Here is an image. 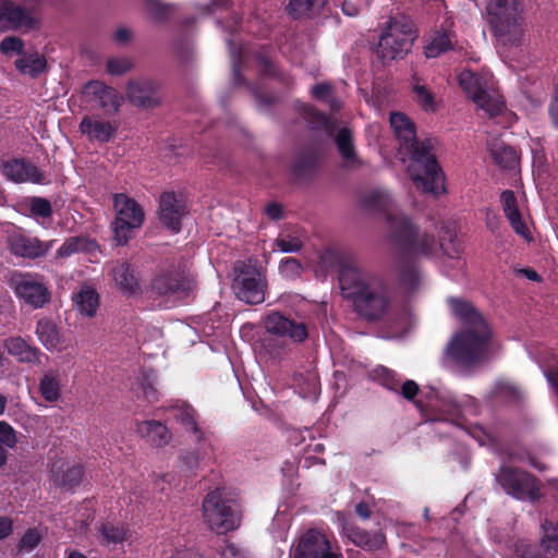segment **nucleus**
<instances>
[{
  "label": "nucleus",
  "instance_id": "nucleus-16",
  "mask_svg": "<svg viewBox=\"0 0 558 558\" xmlns=\"http://www.w3.org/2000/svg\"><path fill=\"white\" fill-rule=\"evenodd\" d=\"M159 85L147 78H140L131 81L128 84L126 96L128 99L135 106L142 108H153L159 104L157 96Z\"/></svg>",
  "mask_w": 558,
  "mask_h": 558
},
{
  "label": "nucleus",
  "instance_id": "nucleus-60",
  "mask_svg": "<svg viewBox=\"0 0 558 558\" xmlns=\"http://www.w3.org/2000/svg\"><path fill=\"white\" fill-rule=\"evenodd\" d=\"M325 451V445L322 442L308 444L305 447V461L313 460L312 463L325 464V460L322 458H315L313 453H323Z\"/></svg>",
  "mask_w": 558,
  "mask_h": 558
},
{
  "label": "nucleus",
  "instance_id": "nucleus-4",
  "mask_svg": "<svg viewBox=\"0 0 558 558\" xmlns=\"http://www.w3.org/2000/svg\"><path fill=\"white\" fill-rule=\"evenodd\" d=\"M202 517L209 531L221 535L238 530L243 512L236 495L226 488L216 487L202 501Z\"/></svg>",
  "mask_w": 558,
  "mask_h": 558
},
{
  "label": "nucleus",
  "instance_id": "nucleus-8",
  "mask_svg": "<svg viewBox=\"0 0 558 558\" xmlns=\"http://www.w3.org/2000/svg\"><path fill=\"white\" fill-rule=\"evenodd\" d=\"M304 117L313 126L324 128L333 137L344 168L357 169L362 166L350 129L344 126L337 131L336 123L331 119L310 106L304 108Z\"/></svg>",
  "mask_w": 558,
  "mask_h": 558
},
{
  "label": "nucleus",
  "instance_id": "nucleus-47",
  "mask_svg": "<svg viewBox=\"0 0 558 558\" xmlns=\"http://www.w3.org/2000/svg\"><path fill=\"white\" fill-rule=\"evenodd\" d=\"M413 90L415 93L416 102L425 111H434L436 109L435 96L428 88H426V86L415 84L413 86Z\"/></svg>",
  "mask_w": 558,
  "mask_h": 558
},
{
  "label": "nucleus",
  "instance_id": "nucleus-3",
  "mask_svg": "<svg viewBox=\"0 0 558 558\" xmlns=\"http://www.w3.org/2000/svg\"><path fill=\"white\" fill-rule=\"evenodd\" d=\"M341 294L364 320H381L388 313L391 295L384 281H339Z\"/></svg>",
  "mask_w": 558,
  "mask_h": 558
},
{
  "label": "nucleus",
  "instance_id": "nucleus-58",
  "mask_svg": "<svg viewBox=\"0 0 558 558\" xmlns=\"http://www.w3.org/2000/svg\"><path fill=\"white\" fill-rule=\"evenodd\" d=\"M143 397L149 402L155 403L159 399L158 390L154 387L153 383L147 376H143L141 383Z\"/></svg>",
  "mask_w": 558,
  "mask_h": 558
},
{
  "label": "nucleus",
  "instance_id": "nucleus-18",
  "mask_svg": "<svg viewBox=\"0 0 558 558\" xmlns=\"http://www.w3.org/2000/svg\"><path fill=\"white\" fill-rule=\"evenodd\" d=\"M84 93L106 112H117L123 99L114 88L98 81L87 83Z\"/></svg>",
  "mask_w": 558,
  "mask_h": 558
},
{
  "label": "nucleus",
  "instance_id": "nucleus-63",
  "mask_svg": "<svg viewBox=\"0 0 558 558\" xmlns=\"http://www.w3.org/2000/svg\"><path fill=\"white\" fill-rule=\"evenodd\" d=\"M312 95L318 100L326 101L332 95V86L328 83H319L313 86Z\"/></svg>",
  "mask_w": 558,
  "mask_h": 558
},
{
  "label": "nucleus",
  "instance_id": "nucleus-56",
  "mask_svg": "<svg viewBox=\"0 0 558 558\" xmlns=\"http://www.w3.org/2000/svg\"><path fill=\"white\" fill-rule=\"evenodd\" d=\"M180 459L186 472L195 473L199 469L201 458L197 451H186Z\"/></svg>",
  "mask_w": 558,
  "mask_h": 558
},
{
  "label": "nucleus",
  "instance_id": "nucleus-40",
  "mask_svg": "<svg viewBox=\"0 0 558 558\" xmlns=\"http://www.w3.org/2000/svg\"><path fill=\"white\" fill-rule=\"evenodd\" d=\"M489 118L497 117L504 110V100L499 95L489 90V87L473 100Z\"/></svg>",
  "mask_w": 558,
  "mask_h": 558
},
{
  "label": "nucleus",
  "instance_id": "nucleus-39",
  "mask_svg": "<svg viewBox=\"0 0 558 558\" xmlns=\"http://www.w3.org/2000/svg\"><path fill=\"white\" fill-rule=\"evenodd\" d=\"M234 279H259L265 277L263 265L255 258L238 260L233 266Z\"/></svg>",
  "mask_w": 558,
  "mask_h": 558
},
{
  "label": "nucleus",
  "instance_id": "nucleus-41",
  "mask_svg": "<svg viewBox=\"0 0 558 558\" xmlns=\"http://www.w3.org/2000/svg\"><path fill=\"white\" fill-rule=\"evenodd\" d=\"M100 534L107 545H118L128 539L129 529L123 524L107 522L101 524Z\"/></svg>",
  "mask_w": 558,
  "mask_h": 558
},
{
  "label": "nucleus",
  "instance_id": "nucleus-59",
  "mask_svg": "<svg viewBox=\"0 0 558 558\" xmlns=\"http://www.w3.org/2000/svg\"><path fill=\"white\" fill-rule=\"evenodd\" d=\"M112 38L116 44L120 46H125L130 44L133 39L132 31L126 26H119L112 35Z\"/></svg>",
  "mask_w": 558,
  "mask_h": 558
},
{
  "label": "nucleus",
  "instance_id": "nucleus-48",
  "mask_svg": "<svg viewBox=\"0 0 558 558\" xmlns=\"http://www.w3.org/2000/svg\"><path fill=\"white\" fill-rule=\"evenodd\" d=\"M181 281H150L151 287L147 290L149 298L174 294L180 289Z\"/></svg>",
  "mask_w": 558,
  "mask_h": 558
},
{
  "label": "nucleus",
  "instance_id": "nucleus-2",
  "mask_svg": "<svg viewBox=\"0 0 558 558\" xmlns=\"http://www.w3.org/2000/svg\"><path fill=\"white\" fill-rule=\"evenodd\" d=\"M387 220L389 222L387 240L393 248L407 253L432 255L439 246L448 258H460L463 248L458 239L454 223L441 222L437 243L432 234L426 231L421 232L402 213H388Z\"/></svg>",
  "mask_w": 558,
  "mask_h": 558
},
{
  "label": "nucleus",
  "instance_id": "nucleus-52",
  "mask_svg": "<svg viewBox=\"0 0 558 558\" xmlns=\"http://www.w3.org/2000/svg\"><path fill=\"white\" fill-rule=\"evenodd\" d=\"M41 541V535L37 529H28L19 542L20 550L32 551Z\"/></svg>",
  "mask_w": 558,
  "mask_h": 558
},
{
  "label": "nucleus",
  "instance_id": "nucleus-14",
  "mask_svg": "<svg viewBox=\"0 0 558 558\" xmlns=\"http://www.w3.org/2000/svg\"><path fill=\"white\" fill-rule=\"evenodd\" d=\"M266 331L278 336L288 337L294 342H303L308 337L307 327L302 322H296L279 312H271L265 319Z\"/></svg>",
  "mask_w": 558,
  "mask_h": 558
},
{
  "label": "nucleus",
  "instance_id": "nucleus-61",
  "mask_svg": "<svg viewBox=\"0 0 558 558\" xmlns=\"http://www.w3.org/2000/svg\"><path fill=\"white\" fill-rule=\"evenodd\" d=\"M418 391V385L412 379H407L403 381L400 389L402 397L409 401H414V398L417 396Z\"/></svg>",
  "mask_w": 558,
  "mask_h": 558
},
{
  "label": "nucleus",
  "instance_id": "nucleus-30",
  "mask_svg": "<svg viewBox=\"0 0 558 558\" xmlns=\"http://www.w3.org/2000/svg\"><path fill=\"white\" fill-rule=\"evenodd\" d=\"M15 68L23 75L37 77L47 71V60L37 51L27 52L15 60Z\"/></svg>",
  "mask_w": 558,
  "mask_h": 558
},
{
  "label": "nucleus",
  "instance_id": "nucleus-9",
  "mask_svg": "<svg viewBox=\"0 0 558 558\" xmlns=\"http://www.w3.org/2000/svg\"><path fill=\"white\" fill-rule=\"evenodd\" d=\"M113 206L117 213L112 222L113 239L118 245H125L133 230L142 226L144 211L134 199L124 194L113 196Z\"/></svg>",
  "mask_w": 558,
  "mask_h": 558
},
{
  "label": "nucleus",
  "instance_id": "nucleus-13",
  "mask_svg": "<svg viewBox=\"0 0 558 558\" xmlns=\"http://www.w3.org/2000/svg\"><path fill=\"white\" fill-rule=\"evenodd\" d=\"M187 208L182 195L165 192L159 199L158 216L161 223L172 232L181 230V220L187 215Z\"/></svg>",
  "mask_w": 558,
  "mask_h": 558
},
{
  "label": "nucleus",
  "instance_id": "nucleus-26",
  "mask_svg": "<svg viewBox=\"0 0 558 558\" xmlns=\"http://www.w3.org/2000/svg\"><path fill=\"white\" fill-rule=\"evenodd\" d=\"M231 289L238 300L256 305L265 301L267 281H232Z\"/></svg>",
  "mask_w": 558,
  "mask_h": 558
},
{
  "label": "nucleus",
  "instance_id": "nucleus-38",
  "mask_svg": "<svg viewBox=\"0 0 558 558\" xmlns=\"http://www.w3.org/2000/svg\"><path fill=\"white\" fill-rule=\"evenodd\" d=\"M17 444L16 430L5 421H0V469L9 459V451Z\"/></svg>",
  "mask_w": 558,
  "mask_h": 558
},
{
  "label": "nucleus",
  "instance_id": "nucleus-17",
  "mask_svg": "<svg viewBox=\"0 0 558 558\" xmlns=\"http://www.w3.org/2000/svg\"><path fill=\"white\" fill-rule=\"evenodd\" d=\"M51 476L57 487L63 490H74L83 481L84 466L82 464L71 465L69 462L59 460L52 463Z\"/></svg>",
  "mask_w": 558,
  "mask_h": 558
},
{
  "label": "nucleus",
  "instance_id": "nucleus-19",
  "mask_svg": "<svg viewBox=\"0 0 558 558\" xmlns=\"http://www.w3.org/2000/svg\"><path fill=\"white\" fill-rule=\"evenodd\" d=\"M10 252L19 257L35 259L45 255L49 246L37 238L13 233L8 238Z\"/></svg>",
  "mask_w": 558,
  "mask_h": 558
},
{
  "label": "nucleus",
  "instance_id": "nucleus-32",
  "mask_svg": "<svg viewBox=\"0 0 558 558\" xmlns=\"http://www.w3.org/2000/svg\"><path fill=\"white\" fill-rule=\"evenodd\" d=\"M35 333L47 350L56 349L61 342L60 330L51 318L41 317L38 319Z\"/></svg>",
  "mask_w": 558,
  "mask_h": 558
},
{
  "label": "nucleus",
  "instance_id": "nucleus-57",
  "mask_svg": "<svg viewBox=\"0 0 558 558\" xmlns=\"http://www.w3.org/2000/svg\"><path fill=\"white\" fill-rule=\"evenodd\" d=\"M220 558H248L245 550L240 548L236 544L226 542L225 546L220 549Z\"/></svg>",
  "mask_w": 558,
  "mask_h": 558
},
{
  "label": "nucleus",
  "instance_id": "nucleus-53",
  "mask_svg": "<svg viewBox=\"0 0 558 558\" xmlns=\"http://www.w3.org/2000/svg\"><path fill=\"white\" fill-rule=\"evenodd\" d=\"M31 214L35 217L48 218L52 214V208L48 199L34 197L31 201Z\"/></svg>",
  "mask_w": 558,
  "mask_h": 558
},
{
  "label": "nucleus",
  "instance_id": "nucleus-7",
  "mask_svg": "<svg viewBox=\"0 0 558 558\" xmlns=\"http://www.w3.org/2000/svg\"><path fill=\"white\" fill-rule=\"evenodd\" d=\"M490 338L492 331L489 328L465 329L452 338L448 344L447 353L458 365H473L484 357Z\"/></svg>",
  "mask_w": 558,
  "mask_h": 558
},
{
  "label": "nucleus",
  "instance_id": "nucleus-22",
  "mask_svg": "<svg viewBox=\"0 0 558 558\" xmlns=\"http://www.w3.org/2000/svg\"><path fill=\"white\" fill-rule=\"evenodd\" d=\"M14 291L19 299L33 308H41L51 299V293L41 281H14Z\"/></svg>",
  "mask_w": 558,
  "mask_h": 558
},
{
  "label": "nucleus",
  "instance_id": "nucleus-37",
  "mask_svg": "<svg viewBox=\"0 0 558 558\" xmlns=\"http://www.w3.org/2000/svg\"><path fill=\"white\" fill-rule=\"evenodd\" d=\"M174 417L186 432L195 435L197 441H202L204 439V433L196 421V411L192 405L183 403L180 407H177Z\"/></svg>",
  "mask_w": 558,
  "mask_h": 558
},
{
  "label": "nucleus",
  "instance_id": "nucleus-12",
  "mask_svg": "<svg viewBox=\"0 0 558 558\" xmlns=\"http://www.w3.org/2000/svg\"><path fill=\"white\" fill-rule=\"evenodd\" d=\"M292 550L294 558H342L340 553L331 549L327 535L317 529L301 534Z\"/></svg>",
  "mask_w": 558,
  "mask_h": 558
},
{
  "label": "nucleus",
  "instance_id": "nucleus-33",
  "mask_svg": "<svg viewBox=\"0 0 558 558\" xmlns=\"http://www.w3.org/2000/svg\"><path fill=\"white\" fill-rule=\"evenodd\" d=\"M137 433L147 438L153 446L161 447L170 439V433L166 425L158 421H144L137 425Z\"/></svg>",
  "mask_w": 558,
  "mask_h": 558
},
{
  "label": "nucleus",
  "instance_id": "nucleus-21",
  "mask_svg": "<svg viewBox=\"0 0 558 558\" xmlns=\"http://www.w3.org/2000/svg\"><path fill=\"white\" fill-rule=\"evenodd\" d=\"M3 348L20 363L29 365L41 364L44 353L37 347L29 344L21 336H11L4 339Z\"/></svg>",
  "mask_w": 558,
  "mask_h": 558
},
{
  "label": "nucleus",
  "instance_id": "nucleus-55",
  "mask_svg": "<svg viewBox=\"0 0 558 558\" xmlns=\"http://www.w3.org/2000/svg\"><path fill=\"white\" fill-rule=\"evenodd\" d=\"M109 275L112 276L113 279H129V277L134 278L135 270L130 263L119 260L111 266Z\"/></svg>",
  "mask_w": 558,
  "mask_h": 558
},
{
  "label": "nucleus",
  "instance_id": "nucleus-45",
  "mask_svg": "<svg viewBox=\"0 0 558 558\" xmlns=\"http://www.w3.org/2000/svg\"><path fill=\"white\" fill-rule=\"evenodd\" d=\"M452 48L451 39L447 34H437L433 39L425 46V56L427 58H437L442 52H446Z\"/></svg>",
  "mask_w": 558,
  "mask_h": 558
},
{
  "label": "nucleus",
  "instance_id": "nucleus-34",
  "mask_svg": "<svg viewBox=\"0 0 558 558\" xmlns=\"http://www.w3.org/2000/svg\"><path fill=\"white\" fill-rule=\"evenodd\" d=\"M61 375L59 371H48L39 379L38 391L47 402H56L61 397Z\"/></svg>",
  "mask_w": 558,
  "mask_h": 558
},
{
  "label": "nucleus",
  "instance_id": "nucleus-10",
  "mask_svg": "<svg viewBox=\"0 0 558 558\" xmlns=\"http://www.w3.org/2000/svg\"><path fill=\"white\" fill-rule=\"evenodd\" d=\"M38 0H0V24L29 31L38 24Z\"/></svg>",
  "mask_w": 558,
  "mask_h": 558
},
{
  "label": "nucleus",
  "instance_id": "nucleus-50",
  "mask_svg": "<svg viewBox=\"0 0 558 558\" xmlns=\"http://www.w3.org/2000/svg\"><path fill=\"white\" fill-rule=\"evenodd\" d=\"M23 49V40L15 36H7L0 43V51L7 56H12L13 53L22 54Z\"/></svg>",
  "mask_w": 558,
  "mask_h": 558
},
{
  "label": "nucleus",
  "instance_id": "nucleus-11",
  "mask_svg": "<svg viewBox=\"0 0 558 558\" xmlns=\"http://www.w3.org/2000/svg\"><path fill=\"white\" fill-rule=\"evenodd\" d=\"M497 482L508 495L517 499L529 498L535 500L539 496L536 478L521 469L508 465L500 466Z\"/></svg>",
  "mask_w": 558,
  "mask_h": 558
},
{
  "label": "nucleus",
  "instance_id": "nucleus-46",
  "mask_svg": "<svg viewBox=\"0 0 558 558\" xmlns=\"http://www.w3.org/2000/svg\"><path fill=\"white\" fill-rule=\"evenodd\" d=\"M275 246L282 253H296L303 247V241L298 234L282 233L275 240Z\"/></svg>",
  "mask_w": 558,
  "mask_h": 558
},
{
  "label": "nucleus",
  "instance_id": "nucleus-44",
  "mask_svg": "<svg viewBox=\"0 0 558 558\" xmlns=\"http://www.w3.org/2000/svg\"><path fill=\"white\" fill-rule=\"evenodd\" d=\"M542 546L550 551H558V524L545 519L542 523Z\"/></svg>",
  "mask_w": 558,
  "mask_h": 558
},
{
  "label": "nucleus",
  "instance_id": "nucleus-23",
  "mask_svg": "<svg viewBox=\"0 0 558 558\" xmlns=\"http://www.w3.org/2000/svg\"><path fill=\"white\" fill-rule=\"evenodd\" d=\"M80 131L86 135L89 141L107 143L111 141L117 131V126L98 117H84L80 123Z\"/></svg>",
  "mask_w": 558,
  "mask_h": 558
},
{
  "label": "nucleus",
  "instance_id": "nucleus-20",
  "mask_svg": "<svg viewBox=\"0 0 558 558\" xmlns=\"http://www.w3.org/2000/svg\"><path fill=\"white\" fill-rule=\"evenodd\" d=\"M447 303L452 314L466 326V329H484L489 328L483 315L469 301L449 296Z\"/></svg>",
  "mask_w": 558,
  "mask_h": 558
},
{
  "label": "nucleus",
  "instance_id": "nucleus-28",
  "mask_svg": "<svg viewBox=\"0 0 558 558\" xmlns=\"http://www.w3.org/2000/svg\"><path fill=\"white\" fill-rule=\"evenodd\" d=\"M72 300L77 312L88 318L96 315L100 305L98 292L89 286H83L78 292L73 294Z\"/></svg>",
  "mask_w": 558,
  "mask_h": 558
},
{
  "label": "nucleus",
  "instance_id": "nucleus-42",
  "mask_svg": "<svg viewBox=\"0 0 558 558\" xmlns=\"http://www.w3.org/2000/svg\"><path fill=\"white\" fill-rule=\"evenodd\" d=\"M327 0H290L289 11L294 17L318 13Z\"/></svg>",
  "mask_w": 558,
  "mask_h": 558
},
{
  "label": "nucleus",
  "instance_id": "nucleus-36",
  "mask_svg": "<svg viewBox=\"0 0 558 558\" xmlns=\"http://www.w3.org/2000/svg\"><path fill=\"white\" fill-rule=\"evenodd\" d=\"M458 81L459 85L472 100L488 88L486 77L475 74L470 70L462 71L458 76Z\"/></svg>",
  "mask_w": 558,
  "mask_h": 558
},
{
  "label": "nucleus",
  "instance_id": "nucleus-51",
  "mask_svg": "<svg viewBox=\"0 0 558 558\" xmlns=\"http://www.w3.org/2000/svg\"><path fill=\"white\" fill-rule=\"evenodd\" d=\"M133 66L129 58H110L107 61V71L111 75H122Z\"/></svg>",
  "mask_w": 558,
  "mask_h": 558
},
{
  "label": "nucleus",
  "instance_id": "nucleus-29",
  "mask_svg": "<svg viewBox=\"0 0 558 558\" xmlns=\"http://www.w3.org/2000/svg\"><path fill=\"white\" fill-rule=\"evenodd\" d=\"M86 253L93 257L100 254L99 246L95 240L88 236H72L68 239L58 250L59 257H69L74 253Z\"/></svg>",
  "mask_w": 558,
  "mask_h": 558
},
{
  "label": "nucleus",
  "instance_id": "nucleus-49",
  "mask_svg": "<svg viewBox=\"0 0 558 558\" xmlns=\"http://www.w3.org/2000/svg\"><path fill=\"white\" fill-rule=\"evenodd\" d=\"M376 377L381 381V384L387 387L389 390L398 391L400 386V379L396 372L385 367L379 366L375 369Z\"/></svg>",
  "mask_w": 558,
  "mask_h": 558
},
{
  "label": "nucleus",
  "instance_id": "nucleus-1",
  "mask_svg": "<svg viewBox=\"0 0 558 558\" xmlns=\"http://www.w3.org/2000/svg\"><path fill=\"white\" fill-rule=\"evenodd\" d=\"M390 125L399 141V153L409 156L408 172L416 189L430 194L444 192L445 177L436 160V142L418 141L414 123L404 113H391Z\"/></svg>",
  "mask_w": 558,
  "mask_h": 558
},
{
  "label": "nucleus",
  "instance_id": "nucleus-27",
  "mask_svg": "<svg viewBox=\"0 0 558 558\" xmlns=\"http://www.w3.org/2000/svg\"><path fill=\"white\" fill-rule=\"evenodd\" d=\"M488 149L494 162L504 170L515 171L519 167L520 157L518 151L499 140L488 143Z\"/></svg>",
  "mask_w": 558,
  "mask_h": 558
},
{
  "label": "nucleus",
  "instance_id": "nucleus-5",
  "mask_svg": "<svg viewBox=\"0 0 558 558\" xmlns=\"http://www.w3.org/2000/svg\"><path fill=\"white\" fill-rule=\"evenodd\" d=\"M486 10L494 36L502 45H515L521 41L524 35V19L520 0H489Z\"/></svg>",
  "mask_w": 558,
  "mask_h": 558
},
{
  "label": "nucleus",
  "instance_id": "nucleus-24",
  "mask_svg": "<svg viewBox=\"0 0 558 558\" xmlns=\"http://www.w3.org/2000/svg\"><path fill=\"white\" fill-rule=\"evenodd\" d=\"M3 174L16 183L41 182L43 175L38 168L22 159H14L3 165Z\"/></svg>",
  "mask_w": 558,
  "mask_h": 558
},
{
  "label": "nucleus",
  "instance_id": "nucleus-62",
  "mask_svg": "<svg viewBox=\"0 0 558 558\" xmlns=\"http://www.w3.org/2000/svg\"><path fill=\"white\" fill-rule=\"evenodd\" d=\"M496 392L513 401L520 398L518 388L507 383H499L496 387Z\"/></svg>",
  "mask_w": 558,
  "mask_h": 558
},
{
  "label": "nucleus",
  "instance_id": "nucleus-64",
  "mask_svg": "<svg viewBox=\"0 0 558 558\" xmlns=\"http://www.w3.org/2000/svg\"><path fill=\"white\" fill-rule=\"evenodd\" d=\"M549 117L551 119L553 124L558 128V85L555 88L553 100L549 105Z\"/></svg>",
  "mask_w": 558,
  "mask_h": 558
},
{
  "label": "nucleus",
  "instance_id": "nucleus-15",
  "mask_svg": "<svg viewBox=\"0 0 558 558\" xmlns=\"http://www.w3.org/2000/svg\"><path fill=\"white\" fill-rule=\"evenodd\" d=\"M343 534L355 546L366 551H377L387 546L386 534L381 530L367 531L354 524H345Z\"/></svg>",
  "mask_w": 558,
  "mask_h": 558
},
{
  "label": "nucleus",
  "instance_id": "nucleus-31",
  "mask_svg": "<svg viewBox=\"0 0 558 558\" xmlns=\"http://www.w3.org/2000/svg\"><path fill=\"white\" fill-rule=\"evenodd\" d=\"M360 204L367 211H387L392 207L393 199L388 191L375 189L362 194Z\"/></svg>",
  "mask_w": 558,
  "mask_h": 558
},
{
  "label": "nucleus",
  "instance_id": "nucleus-54",
  "mask_svg": "<svg viewBox=\"0 0 558 558\" xmlns=\"http://www.w3.org/2000/svg\"><path fill=\"white\" fill-rule=\"evenodd\" d=\"M279 271L282 277H300L302 275V266L298 259L289 257L280 263Z\"/></svg>",
  "mask_w": 558,
  "mask_h": 558
},
{
  "label": "nucleus",
  "instance_id": "nucleus-25",
  "mask_svg": "<svg viewBox=\"0 0 558 558\" xmlns=\"http://www.w3.org/2000/svg\"><path fill=\"white\" fill-rule=\"evenodd\" d=\"M500 203L506 218L509 220L517 234L525 240H530V232L519 211L517 197L510 190H506L500 195Z\"/></svg>",
  "mask_w": 558,
  "mask_h": 558
},
{
  "label": "nucleus",
  "instance_id": "nucleus-43",
  "mask_svg": "<svg viewBox=\"0 0 558 558\" xmlns=\"http://www.w3.org/2000/svg\"><path fill=\"white\" fill-rule=\"evenodd\" d=\"M439 410L449 415L448 420L458 423V420L462 416L465 410V404L457 401L450 396L438 397ZM444 420H447L445 417Z\"/></svg>",
  "mask_w": 558,
  "mask_h": 558
},
{
  "label": "nucleus",
  "instance_id": "nucleus-35",
  "mask_svg": "<svg viewBox=\"0 0 558 558\" xmlns=\"http://www.w3.org/2000/svg\"><path fill=\"white\" fill-rule=\"evenodd\" d=\"M333 260L339 279H357L365 276L361 263L352 255L335 254Z\"/></svg>",
  "mask_w": 558,
  "mask_h": 558
},
{
  "label": "nucleus",
  "instance_id": "nucleus-6",
  "mask_svg": "<svg viewBox=\"0 0 558 558\" xmlns=\"http://www.w3.org/2000/svg\"><path fill=\"white\" fill-rule=\"evenodd\" d=\"M415 37L414 25L409 17L393 16L379 38L376 53L384 61L403 58L410 51Z\"/></svg>",
  "mask_w": 558,
  "mask_h": 558
}]
</instances>
